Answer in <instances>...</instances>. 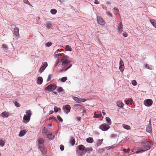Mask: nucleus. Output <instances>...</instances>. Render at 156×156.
<instances>
[{"label":"nucleus","mask_w":156,"mask_h":156,"mask_svg":"<svg viewBox=\"0 0 156 156\" xmlns=\"http://www.w3.org/2000/svg\"><path fill=\"white\" fill-rule=\"evenodd\" d=\"M30 117L28 115H24L23 117V119L26 121V122H25V123L28 122L29 121L30 119Z\"/></svg>","instance_id":"16"},{"label":"nucleus","mask_w":156,"mask_h":156,"mask_svg":"<svg viewBox=\"0 0 156 156\" xmlns=\"http://www.w3.org/2000/svg\"><path fill=\"white\" fill-rule=\"evenodd\" d=\"M116 104L120 108L122 107L124 105V104L121 101H117Z\"/></svg>","instance_id":"15"},{"label":"nucleus","mask_w":156,"mask_h":156,"mask_svg":"<svg viewBox=\"0 0 156 156\" xmlns=\"http://www.w3.org/2000/svg\"><path fill=\"white\" fill-rule=\"evenodd\" d=\"M26 113L28 116L30 117L31 116V115L32 114V113L31 112L30 110H27Z\"/></svg>","instance_id":"27"},{"label":"nucleus","mask_w":156,"mask_h":156,"mask_svg":"<svg viewBox=\"0 0 156 156\" xmlns=\"http://www.w3.org/2000/svg\"><path fill=\"white\" fill-rule=\"evenodd\" d=\"M54 110L55 112H57L58 111V108L56 106H55L54 108Z\"/></svg>","instance_id":"46"},{"label":"nucleus","mask_w":156,"mask_h":156,"mask_svg":"<svg viewBox=\"0 0 156 156\" xmlns=\"http://www.w3.org/2000/svg\"><path fill=\"white\" fill-rule=\"evenodd\" d=\"M51 74L49 75L48 76V79H47V82L49 81L51 79Z\"/></svg>","instance_id":"45"},{"label":"nucleus","mask_w":156,"mask_h":156,"mask_svg":"<svg viewBox=\"0 0 156 156\" xmlns=\"http://www.w3.org/2000/svg\"><path fill=\"white\" fill-rule=\"evenodd\" d=\"M67 78L66 77H64L61 79V81L62 82H65L67 80Z\"/></svg>","instance_id":"38"},{"label":"nucleus","mask_w":156,"mask_h":156,"mask_svg":"<svg viewBox=\"0 0 156 156\" xmlns=\"http://www.w3.org/2000/svg\"><path fill=\"white\" fill-rule=\"evenodd\" d=\"M70 63V61L68 60L67 56H62L60 59L57 60L56 63L55 68H57L59 66H62L63 68L59 70V72H62L63 71L64 68L67 66L68 64Z\"/></svg>","instance_id":"1"},{"label":"nucleus","mask_w":156,"mask_h":156,"mask_svg":"<svg viewBox=\"0 0 156 156\" xmlns=\"http://www.w3.org/2000/svg\"><path fill=\"white\" fill-rule=\"evenodd\" d=\"M14 104L15 106L17 107H19L20 106V104L17 101H15Z\"/></svg>","instance_id":"42"},{"label":"nucleus","mask_w":156,"mask_h":156,"mask_svg":"<svg viewBox=\"0 0 156 156\" xmlns=\"http://www.w3.org/2000/svg\"><path fill=\"white\" fill-rule=\"evenodd\" d=\"M122 35L125 37H126L128 36V34L126 32L123 33H122Z\"/></svg>","instance_id":"47"},{"label":"nucleus","mask_w":156,"mask_h":156,"mask_svg":"<svg viewBox=\"0 0 156 156\" xmlns=\"http://www.w3.org/2000/svg\"><path fill=\"white\" fill-rule=\"evenodd\" d=\"M56 87L55 85L50 84L45 87V90L49 91H52L54 90Z\"/></svg>","instance_id":"3"},{"label":"nucleus","mask_w":156,"mask_h":156,"mask_svg":"<svg viewBox=\"0 0 156 156\" xmlns=\"http://www.w3.org/2000/svg\"><path fill=\"white\" fill-rule=\"evenodd\" d=\"M152 103L153 101L152 100L150 99H147L145 100L144 102V104L147 106H151Z\"/></svg>","instance_id":"7"},{"label":"nucleus","mask_w":156,"mask_h":156,"mask_svg":"<svg viewBox=\"0 0 156 156\" xmlns=\"http://www.w3.org/2000/svg\"><path fill=\"white\" fill-rule=\"evenodd\" d=\"M127 152L129 153V151H130V149L129 148H128L126 150Z\"/></svg>","instance_id":"59"},{"label":"nucleus","mask_w":156,"mask_h":156,"mask_svg":"<svg viewBox=\"0 0 156 156\" xmlns=\"http://www.w3.org/2000/svg\"><path fill=\"white\" fill-rule=\"evenodd\" d=\"M42 132L43 133H44L45 134H48V132L47 130L46 129L45 127H44L43 128L42 130Z\"/></svg>","instance_id":"33"},{"label":"nucleus","mask_w":156,"mask_h":156,"mask_svg":"<svg viewBox=\"0 0 156 156\" xmlns=\"http://www.w3.org/2000/svg\"><path fill=\"white\" fill-rule=\"evenodd\" d=\"M81 119V118L80 117H78L77 118V119L78 121H80Z\"/></svg>","instance_id":"57"},{"label":"nucleus","mask_w":156,"mask_h":156,"mask_svg":"<svg viewBox=\"0 0 156 156\" xmlns=\"http://www.w3.org/2000/svg\"><path fill=\"white\" fill-rule=\"evenodd\" d=\"M97 21L98 23L100 25H104L105 23L103 19L99 16H97Z\"/></svg>","instance_id":"5"},{"label":"nucleus","mask_w":156,"mask_h":156,"mask_svg":"<svg viewBox=\"0 0 156 156\" xmlns=\"http://www.w3.org/2000/svg\"><path fill=\"white\" fill-rule=\"evenodd\" d=\"M65 108L67 110L69 111V112L70 110L71 107L70 106L68 105H66L65 106Z\"/></svg>","instance_id":"32"},{"label":"nucleus","mask_w":156,"mask_h":156,"mask_svg":"<svg viewBox=\"0 0 156 156\" xmlns=\"http://www.w3.org/2000/svg\"><path fill=\"white\" fill-rule=\"evenodd\" d=\"M106 121L109 125H111L112 124V121L108 117H106Z\"/></svg>","instance_id":"23"},{"label":"nucleus","mask_w":156,"mask_h":156,"mask_svg":"<svg viewBox=\"0 0 156 156\" xmlns=\"http://www.w3.org/2000/svg\"><path fill=\"white\" fill-rule=\"evenodd\" d=\"M13 34L17 37L19 36V30L18 28L16 27L14 30Z\"/></svg>","instance_id":"13"},{"label":"nucleus","mask_w":156,"mask_h":156,"mask_svg":"<svg viewBox=\"0 0 156 156\" xmlns=\"http://www.w3.org/2000/svg\"><path fill=\"white\" fill-rule=\"evenodd\" d=\"M101 115L102 114L101 113H100L99 114H95L94 117L95 118H99L100 117Z\"/></svg>","instance_id":"34"},{"label":"nucleus","mask_w":156,"mask_h":156,"mask_svg":"<svg viewBox=\"0 0 156 156\" xmlns=\"http://www.w3.org/2000/svg\"><path fill=\"white\" fill-rule=\"evenodd\" d=\"M119 69L121 72H123L124 69V63L121 58L119 62Z\"/></svg>","instance_id":"9"},{"label":"nucleus","mask_w":156,"mask_h":156,"mask_svg":"<svg viewBox=\"0 0 156 156\" xmlns=\"http://www.w3.org/2000/svg\"><path fill=\"white\" fill-rule=\"evenodd\" d=\"M43 82V79L41 77H39L37 78V82L38 84H41Z\"/></svg>","instance_id":"20"},{"label":"nucleus","mask_w":156,"mask_h":156,"mask_svg":"<svg viewBox=\"0 0 156 156\" xmlns=\"http://www.w3.org/2000/svg\"><path fill=\"white\" fill-rule=\"evenodd\" d=\"M60 149L62 151H63L64 149V146L63 145H61L60 146Z\"/></svg>","instance_id":"50"},{"label":"nucleus","mask_w":156,"mask_h":156,"mask_svg":"<svg viewBox=\"0 0 156 156\" xmlns=\"http://www.w3.org/2000/svg\"><path fill=\"white\" fill-rule=\"evenodd\" d=\"M122 22H120L118 26V29L119 32L121 33L122 31Z\"/></svg>","instance_id":"12"},{"label":"nucleus","mask_w":156,"mask_h":156,"mask_svg":"<svg viewBox=\"0 0 156 156\" xmlns=\"http://www.w3.org/2000/svg\"><path fill=\"white\" fill-rule=\"evenodd\" d=\"M104 151V149L103 148L99 149L98 151V152L99 153H103Z\"/></svg>","instance_id":"48"},{"label":"nucleus","mask_w":156,"mask_h":156,"mask_svg":"<svg viewBox=\"0 0 156 156\" xmlns=\"http://www.w3.org/2000/svg\"><path fill=\"white\" fill-rule=\"evenodd\" d=\"M73 99L76 101V102L80 103L81 102H84L86 101V100L84 99H81L78 98L77 97H74Z\"/></svg>","instance_id":"8"},{"label":"nucleus","mask_w":156,"mask_h":156,"mask_svg":"<svg viewBox=\"0 0 156 156\" xmlns=\"http://www.w3.org/2000/svg\"><path fill=\"white\" fill-rule=\"evenodd\" d=\"M128 100L129 101V102H130V103H132L133 102V100L131 98L128 99Z\"/></svg>","instance_id":"54"},{"label":"nucleus","mask_w":156,"mask_h":156,"mask_svg":"<svg viewBox=\"0 0 156 156\" xmlns=\"http://www.w3.org/2000/svg\"><path fill=\"white\" fill-rule=\"evenodd\" d=\"M57 12V10L55 9H52L50 11L51 13L53 14H55Z\"/></svg>","instance_id":"31"},{"label":"nucleus","mask_w":156,"mask_h":156,"mask_svg":"<svg viewBox=\"0 0 156 156\" xmlns=\"http://www.w3.org/2000/svg\"><path fill=\"white\" fill-rule=\"evenodd\" d=\"M86 141L88 143H92L93 141V139L91 137H88Z\"/></svg>","instance_id":"22"},{"label":"nucleus","mask_w":156,"mask_h":156,"mask_svg":"<svg viewBox=\"0 0 156 156\" xmlns=\"http://www.w3.org/2000/svg\"><path fill=\"white\" fill-rule=\"evenodd\" d=\"M106 14L107 15L109 16H112V14L109 11H107L106 12Z\"/></svg>","instance_id":"40"},{"label":"nucleus","mask_w":156,"mask_h":156,"mask_svg":"<svg viewBox=\"0 0 156 156\" xmlns=\"http://www.w3.org/2000/svg\"><path fill=\"white\" fill-rule=\"evenodd\" d=\"M72 66V64H70L69 66H68L67 68H66L65 70V71H66V70H67L69 68L71 67Z\"/></svg>","instance_id":"52"},{"label":"nucleus","mask_w":156,"mask_h":156,"mask_svg":"<svg viewBox=\"0 0 156 156\" xmlns=\"http://www.w3.org/2000/svg\"><path fill=\"white\" fill-rule=\"evenodd\" d=\"M27 130L24 129L21 130L19 133V135L20 136H22L25 135L26 133L27 132Z\"/></svg>","instance_id":"14"},{"label":"nucleus","mask_w":156,"mask_h":156,"mask_svg":"<svg viewBox=\"0 0 156 156\" xmlns=\"http://www.w3.org/2000/svg\"><path fill=\"white\" fill-rule=\"evenodd\" d=\"M61 3H62L65 1V0H58Z\"/></svg>","instance_id":"58"},{"label":"nucleus","mask_w":156,"mask_h":156,"mask_svg":"<svg viewBox=\"0 0 156 156\" xmlns=\"http://www.w3.org/2000/svg\"><path fill=\"white\" fill-rule=\"evenodd\" d=\"M103 140V139L99 140L97 143V145H100L102 143Z\"/></svg>","instance_id":"35"},{"label":"nucleus","mask_w":156,"mask_h":156,"mask_svg":"<svg viewBox=\"0 0 156 156\" xmlns=\"http://www.w3.org/2000/svg\"><path fill=\"white\" fill-rule=\"evenodd\" d=\"M66 48L67 49V50H68L69 51H72V49L71 47H70L68 45H67L66 46Z\"/></svg>","instance_id":"37"},{"label":"nucleus","mask_w":156,"mask_h":156,"mask_svg":"<svg viewBox=\"0 0 156 156\" xmlns=\"http://www.w3.org/2000/svg\"><path fill=\"white\" fill-rule=\"evenodd\" d=\"M150 21L151 24L156 28V21L153 19H150Z\"/></svg>","instance_id":"18"},{"label":"nucleus","mask_w":156,"mask_h":156,"mask_svg":"<svg viewBox=\"0 0 156 156\" xmlns=\"http://www.w3.org/2000/svg\"><path fill=\"white\" fill-rule=\"evenodd\" d=\"M9 115V113L6 112H2V117L5 118L8 117Z\"/></svg>","instance_id":"19"},{"label":"nucleus","mask_w":156,"mask_h":156,"mask_svg":"<svg viewBox=\"0 0 156 156\" xmlns=\"http://www.w3.org/2000/svg\"><path fill=\"white\" fill-rule=\"evenodd\" d=\"M47 135L48 137L50 139H53L55 137V136L54 135H53L52 133H48V134H47Z\"/></svg>","instance_id":"21"},{"label":"nucleus","mask_w":156,"mask_h":156,"mask_svg":"<svg viewBox=\"0 0 156 156\" xmlns=\"http://www.w3.org/2000/svg\"><path fill=\"white\" fill-rule=\"evenodd\" d=\"M48 66V63L47 62H43L42 63L41 67L40 68L39 72L40 73H42L45 69Z\"/></svg>","instance_id":"6"},{"label":"nucleus","mask_w":156,"mask_h":156,"mask_svg":"<svg viewBox=\"0 0 156 156\" xmlns=\"http://www.w3.org/2000/svg\"><path fill=\"white\" fill-rule=\"evenodd\" d=\"M46 27L47 28H51L52 27V25L51 23L49 22H47L46 23Z\"/></svg>","instance_id":"28"},{"label":"nucleus","mask_w":156,"mask_h":156,"mask_svg":"<svg viewBox=\"0 0 156 156\" xmlns=\"http://www.w3.org/2000/svg\"><path fill=\"white\" fill-rule=\"evenodd\" d=\"M129 101H128V100H127L126 101V104L127 105H128L129 104Z\"/></svg>","instance_id":"61"},{"label":"nucleus","mask_w":156,"mask_h":156,"mask_svg":"<svg viewBox=\"0 0 156 156\" xmlns=\"http://www.w3.org/2000/svg\"><path fill=\"white\" fill-rule=\"evenodd\" d=\"M52 43L51 42H48L46 44V45L48 47H50Z\"/></svg>","instance_id":"44"},{"label":"nucleus","mask_w":156,"mask_h":156,"mask_svg":"<svg viewBox=\"0 0 156 156\" xmlns=\"http://www.w3.org/2000/svg\"><path fill=\"white\" fill-rule=\"evenodd\" d=\"M151 143L148 140H144L141 143V144L143 146L142 148H140L136 151V153L144 152L149 150L151 148Z\"/></svg>","instance_id":"2"},{"label":"nucleus","mask_w":156,"mask_h":156,"mask_svg":"<svg viewBox=\"0 0 156 156\" xmlns=\"http://www.w3.org/2000/svg\"><path fill=\"white\" fill-rule=\"evenodd\" d=\"M62 88L61 87H60L58 89V92H60L62 91Z\"/></svg>","instance_id":"49"},{"label":"nucleus","mask_w":156,"mask_h":156,"mask_svg":"<svg viewBox=\"0 0 156 156\" xmlns=\"http://www.w3.org/2000/svg\"><path fill=\"white\" fill-rule=\"evenodd\" d=\"M132 83L134 86H136L137 84V83L136 80H133L132 81Z\"/></svg>","instance_id":"41"},{"label":"nucleus","mask_w":156,"mask_h":156,"mask_svg":"<svg viewBox=\"0 0 156 156\" xmlns=\"http://www.w3.org/2000/svg\"><path fill=\"white\" fill-rule=\"evenodd\" d=\"M114 9L115 11V13L116 14H117L119 13V11L117 8L115 7L114 8Z\"/></svg>","instance_id":"36"},{"label":"nucleus","mask_w":156,"mask_h":156,"mask_svg":"<svg viewBox=\"0 0 156 156\" xmlns=\"http://www.w3.org/2000/svg\"><path fill=\"white\" fill-rule=\"evenodd\" d=\"M57 118L58 120L60 122H62L63 120L60 116L58 115L57 116Z\"/></svg>","instance_id":"39"},{"label":"nucleus","mask_w":156,"mask_h":156,"mask_svg":"<svg viewBox=\"0 0 156 156\" xmlns=\"http://www.w3.org/2000/svg\"><path fill=\"white\" fill-rule=\"evenodd\" d=\"M5 143V142L2 139L0 140V146L1 147H3Z\"/></svg>","instance_id":"26"},{"label":"nucleus","mask_w":156,"mask_h":156,"mask_svg":"<svg viewBox=\"0 0 156 156\" xmlns=\"http://www.w3.org/2000/svg\"><path fill=\"white\" fill-rule=\"evenodd\" d=\"M145 66L146 67L147 69L150 70H152V66L151 65L146 64H145Z\"/></svg>","instance_id":"30"},{"label":"nucleus","mask_w":156,"mask_h":156,"mask_svg":"<svg viewBox=\"0 0 156 156\" xmlns=\"http://www.w3.org/2000/svg\"><path fill=\"white\" fill-rule=\"evenodd\" d=\"M3 48H4L5 49H7V46L5 44H4L2 45Z\"/></svg>","instance_id":"51"},{"label":"nucleus","mask_w":156,"mask_h":156,"mask_svg":"<svg viewBox=\"0 0 156 156\" xmlns=\"http://www.w3.org/2000/svg\"><path fill=\"white\" fill-rule=\"evenodd\" d=\"M82 112L83 114L86 113V111L84 109L83 110Z\"/></svg>","instance_id":"56"},{"label":"nucleus","mask_w":156,"mask_h":156,"mask_svg":"<svg viewBox=\"0 0 156 156\" xmlns=\"http://www.w3.org/2000/svg\"><path fill=\"white\" fill-rule=\"evenodd\" d=\"M122 126L123 128L126 129L128 130L130 129V127L129 126L126 125L124 124H123L122 125Z\"/></svg>","instance_id":"25"},{"label":"nucleus","mask_w":156,"mask_h":156,"mask_svg":"<svg viewBox=\"0 0 156 156\" xmlns=\"http://www.w3.org/2000/svg\"><path fill=\"white\" fill-rule=\"evenodd\" d=\"M49 119H54L55 120H56V119H55V118H53V117H51V118H49Z\"/></svg>","instance_id":"62"},{"label":"nucleus","mask_w":156,"mask_h":156,"mask_svg":"<svg viewBox=\"0 0 156 156\" xmlns=\"http://www.w3.org/2000/svg\"><path fill=\"white\" fill-rule=\"evenodd\" d=\"M85 148L84 146L83 145H80L78 146V149L82 151L84 150Z\"/></svg>","instance_id":"24"},{"label":"nucleus","mask_w":156,"mask_h":156,"mask_svg":"<svg viewBox=\"0 0 156 156\" xmlns=\"http://www.w3.org/2000/svg\"><path fill=\"white\" fill-rule=\"evenodd\" d=\"M94 3L96 4H98L99 2L98 1V0H95L94 2Z\"/></svg>","instance_id":"55"},{"label":"nucleus","mask_w":156,"mask_h":156,"mask_svg":"<svg viewBox=\"0 0 156 156\" xmlns=\"http://www.w3.org/2000/svg\"><path fill=\"white\" fill-rule=\"evenodd\" d=\"M54 112L52 110H51V111H50V112H49V113L50 114H52Z\"/></svg>","instance_id":"60"},{"label":"nucleus","mask_w":156,"mask_h":156,"mask_svg":"<svg viewBox=\"0 0 156 156\" xmlns=\"http://www.w3.org/2000/svg\"><path fill=\"white\" fill-rule=\"evenodd\" d=\"M152 130L151 124V123L149 124L147 126L146 131L149 132H150Z\"/></svg>","instance_id":"17"},{"label":"nucleus","mask_w":156,"mask_h":156,"mask_svg":"<svg viewBox=\"0 0 156 156\" xmlns=\"http://www.w3.org/2000/svg\"><path fill=\"white\" fill-rule=\"evenodd\" d=\"M102 113L104 115H105V112H104L103 111H102Z\"/></svg>","instance_id":"64"},{"label":"nucleus","mask_w":156,"mask_h":156,"mask_svg":"<svg viewBox=\"0 0 156 156\" xmlns=\"http://www.w3.org/2000/svg\"><path fill=\"white\" fill-rule=\"evenodd\" d=\"M110 127V126L108 125L105 123H103L99 127V128L100 129L104 131L107 130Z\"/></svg>","instance_id":"4"},{"label":"nucleus","mask_w":156,"mask_h":156,"mask_svg":"<svg viewBox=\"0 0 156 156\" xmlns=\"http://www.w3.org/2000/svg\"><path fill=\"white\" fill-rule=\"evenodd\" d=\"M39 148L43 154H45L47 153V150L44 146L39 147Z\"/></svg>","instance_id":"11"},{"label":"nucleus","mask_w":156,"mask_h":156,"mask_svg":"<svg viewBox=\"0 0 156 156\" xmlns=\"http://www.w3.org/2000/svg\"><path fill=\"white\" fill-rule=\"evenodd\" d=\"M44 142V140L41 138H40L38 140V148L43 146V144Z\"/></svg>","instance_id":"10"},{"label":"nucleus","mask_w":156,"mask_h":156,"mask_svg":"<svg viewBox=\"0 0 156 156\" xmlns=\"http://www.w3.org/2000/svg\"><path fill=\"white\" fill-rule=\"evenodd\" d=\"M82 106V105L78 104H76L75 105V107L77 108H80Z\"/></svg>","instance_id":"43"},{"label":"nucleus","mask_w":156,"mask_h":156,"mask_svg":"<svg viewBox=\"0 0 156 156\" xmlns=\"http://www.w3.org/2000/svg\"><path fill=\"white\" fill-rule=\"evenodd\" d=\"M123 151L124 152H127L126 150V149H124L123 150Z\"/></svg>","instance_id":"63"},{"label":"nucleus","mask_w":156,"mask_h":156,"mask_svg":"<svg viewBox=\"0 0 156 156\" xmlns=\"http://www.w3.org/2000/svg\"><path fill=\"white\" fill-rule=\"evenodd\" d=\"M23 2L24 3L28 4H29V2L28 1V0H23Z\"/></svg>","instance_id":"53"},{"label":"nucleus","mask_w":156,"mask_h":156,"mask_svg":"<svg viewBox=\"0 0 156 156\" xmlns=\"http://www.w3.org/2000/svg\"><path fill=\"white\" fill-rule=\"evenodd\" d=\"M70 141L72 145H74L75 144V140L74 138L73 137H71L70 139Z\"/></svg>","instance_id":"29"}]
</instances>
